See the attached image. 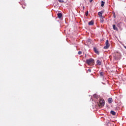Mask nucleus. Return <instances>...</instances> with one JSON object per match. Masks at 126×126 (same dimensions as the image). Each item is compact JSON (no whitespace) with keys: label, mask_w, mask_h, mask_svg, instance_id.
<instances>
[{"label":"nucleus","mask_w":126,"mask_h":126,"mask_svg":"<svg viewBox=\"0 0 126 126\" xmlns=\"http://www.w3.org/2000/svg\"><path fill=\"white\" fill-rule=\"evenodd\" d=\"M105 105V100L103 99H99L98 106L99 107H103Z\"/></svg>","instance_id":"nucleus-1"},{"label":"nucleus","mask_w":126,"mask_h":126,"mask_svg":"<svg viewBox=\"0 0 126 126\" xmlns=\"http://www.w3.org/2000/svg\"><path fill=\"white\" fill-rule=\"evenodd\" d=\"M86 63L88 64H91V63H94V60L92 58L87 59L86 60Z\"/></svg>","instance_id":"nucleus-2"},{"label":"nucleus","mask_w":126,"mask_h":126,"mask_svg":"<svg viewBox=\"0 0 126 126\" xmlns=\"http://www.w3.org/2000/svg\"><path fill=\"white\" fill-rule=\"evenodd\" d=\"M105 45L106 46L103 47V49L105 50H107V49H109V47H110V44H109V40H107L105 42Z\"/></svg>","instance_id":"nucleus-3"},{"label":"nucleus","mask_w":126,"mask_h":126,"mask_svg":"<svg viewBox=\"0 0 126 126\" xmlns=\"http://www.w3.org/2000/svg\"><path fill=\"white\" fill-rule=\"evenodd\" d=\"M96 63H97V65H101V64H102V63L101 62V61L97 60L96 61Z\"/></svg>","instance_id":"nucleus-4"},{"label":"nucleus","mask_w":126,"mask_h":126,"mask_svg":"<svg viewBox=\"0 0 126 126\" xmlns=\"http://www.w3.org/2000/svg\"><path fill=\"white\" fill-rule=\"evenodd\" d=\"M63 16V14L61 13H59L58 14V17L59 18H61Z\"/></svg>","instance_id":"nucleus-5"},{"label":"nucleus","mask_w":126,"mask_h":126,"mask_svg":"<svg viewBox=\"0 0 126 126\" xmlns=\"http://www.w3.org/2000/svg\"><path fill=\"white\" fill-rule=\"evenodd\" d=\"M113 29L114 30H116V31H118V28L116 27V25H113Z\"/></svg>","instance_id":"nucleus-6"},{"label":"nucleus","mask_w":126,"mask_h":126,"mask_svg":"<svg viewBox=\"0 0 126 126\" xmlns=\"http://www.w3.org/2000/svg\"><path fill=\"white\" fill-rule=\"evenodd\" d=\"M59 2H66L67 1V0H58Z\"/></svg>","instance_id":"nucleus-7"},{"label":"nucleus","mask_w":126,"mask_h":126,"mask_svg":"<svg viewBox=\"0 0 126 126\" xmlns=\"http://www.w3.org/2000/svg\"><path fill=\"white\" fill-rule=\"evenodd\" d=\"M94 50L96 54H99V52L98 51V50H97V49L95 48H94Z\"/></svg>","instance_id":"nucleus-8"},{"label":"nucleus","mask_w":126,"mask_h":126,"mask_svg":"<svg viewBox=\"0 0 126 126\" xmlns=\"http://www.w3.org/2000/svg\"><path fill=\"white\" fill-rule=\"evenodd\" d=\"M112 102H113V99L112 98H109L108 99V102L112 103Z\"/></svg>","instance_id":"nucleus-9"},{"label":"nucleus","mask_w":126,"mask_h":126,"mask_svg":"<svg viewBox=\"0 0 126 126\" xmlns=\"http://www.w3.org/2000/svg\"><path fill=\"white\" fill-rule=\"evenodd\" d=\"M93 24H94V22L93 21H90L89 23V25H93Z\"/></svg>","instance_id":"nucleus-10"},{"label":"nucleus","mask_w":126,"mask_h":126,"mask_svg":"<svg viewBox=\"0 0 126 126\" xmlns=\"http://www.w3.org/2000/svg\"><path fill=\"white\" fill-rule=\"evenodd\" d=\"M98 14L99 17H103V16H102V12H99Z\"/></svg>","instance_id":"nucleus-11"},{"label":"nucleus","mask_w":126,"mask_h":126,"mask_svg":"<svg viewBox=\"0 0 126 126\" xmlns=\"http://www.w3.org/2000/svg\"><path fill=\"white\" fill-rule=\"evenodd\" d=\"M103 18V17H100V22H101V23H103V22H104V19Z\"/></svg>","instance_id":"nucleus-12"},{"label":"nucleus","mask_w":126,"mask_h":126,"mask_svg":"<svg viewBox=\"0 0 126 126\" xmlns=\"http://www.w3.org/2000/svg\"><path fill=\"white\" fill-rule=\"evenodd\" d=\"M111 114L112 115H113V116H115V115H116V112H115V111H111Z\"/></svg>","instance_id":"nucleus-13"},{"label":"nucleus","mask_w":126,"mask_h":126,"mask_svg":"<svg viewBox=\"0 0 126 126\" xmlns=\"http://www.w3.org/2000/svg\"><path fill=\"white\" fill-rule=\"evenodd\" d=\"M104 4H105V2L102 1H101V6H102V7L104 6Z\"/></svg>","instance_id":"nucleus-14"},{"label":"nucleus","mask_w":126,"mask_h":126,"mask_svg":"<svg viewBox=\"0 0 126 126\" xmlns=\"http://www.w3.org/2000/svg\"><path fill=\"white\" fill-rule=\"evenodd\" d=\"M94 98H96V99H98V97L97 96V94H94Z\"/></svg>","instance_id":"nucleus-15"},{"label":"nucleus","mask_w":126,"mask_h":126,"mask_svg":"<svg viewBox=\"0 0 126 126\" xmlns=\"http://www.w3.org/2000/svg\"><path fill=\"white\" fill-rule=\"evenodd\" d=\"M88 42L90 43L91 44V42H92V40H91V39H88Z\"/></svg>","instance_id":"nucleus-16"},{"label":"nucleus","mask_w":126,"mask_h":126,"mask_svg":"<svg viewBox=\"0 0 126 126\" xmlns=\"http://www.w3.org/2000/svg\"><path fill=\"white\" fill-rule=\"evenodd\" d=\"M100 76H103V75H104V73H103V72H101L100 73Z\"/></svg>","instance_id":"nucleus-17"},{"label":"nucleus","mask_w":126,"mask_h":126,"mask_svg":"<svg viewBox=\"0 0 126 126\" xmlns=\"http://www.w3.org/2000/svg\"><path fill=\"white\" fill-rule=\"evenodd\" d=\"M81 54H82V52H81V51H79V52H78V55H81Z\"/></svg>","instance_id":"nucleus-18"},{"label":"nucleus","mask_w":126,"mask_h":126,"mask_svg":"<svg viewBox=\"0 0 126 126\" xmlns=\"http://www.w3.org/2000/svg\"><path fill=\"white\" fill-rule=\"evenodd\" d=\"M113 16H114V18H116V14L114 13Z\"/></svg>","instance_id":"nucleus-19"},{"label":"nucleus","mask_w":126,"mask_h":126,"mask_svg":"<svg viewBox=\"0 0 126 126\" xmlns=\"http://www.w3.org/2000/svg\"><path fill=\"white\" fill-rule=\"evenodd\" d=\"M88 70V71H89L90 72H91V69H89Z\"/></svg>","instance_id":"nucleus-20"},{"label":"nucleus","mask_w":126,"mask_h":126,"mask_svg":"<svg viewBox=\"0 0 126 126\" xmlns=\"http://www.w3.org/2000/svg\"><path fill=\"white\" fill-rule=\"evenodd\" d=\"M86 16H87V15H88V11H87V12L86 13Z\"/></svg>","instance_id":"nucleus-21"},{"label":"nucleus","mask_w":126,"mask_h":126,"mask_svg":"<svg viewBox=\"0 0 126 126\" xmlns=\"http://www.w3.org/2000/svg\"><path fill=\"white\" fill-rule=\"evenodd\" d=\"M93 1V0H90V2H92Z\"/></svg>","instance_id":"nucleus-22"},{"label":"nucleus","mask_w":126,"mask_h":126,"mask_svg":"<svg viewBox=\"0 0 126 126\" xmlns=\"http://www.w3.org/2000/svg\"><path fill=\"white\" fill-rule=\"evenodd\" d=\"M125 49H126V46H124Z\"/></svg>","instance_id":"nucleus-23"},{"label":"nucleus","mask_w":126,"mask_h":126,"mask_svg":"<svg viewBox=\"0 0 126 126\" xmlns=\"http://www.w3.org/2000/svg\"><path fill=\"white\" fill-rule=\"evenodd\" d=\"M83 8H84V7H83Z\"/></svg>","instance_id":"nucleus-24"}]
</instances>
